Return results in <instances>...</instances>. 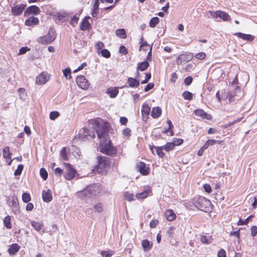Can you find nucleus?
Listing matches in <instances>:
<instances>
[{"label":"nucleus","mask_w":257,"mask_h":257,"mask_svg":"<svg viewBox=\"0 0 257 257\" xmlns=\"http://www.w3.org/2000/svg\"><path fill=\"white\" fill-rule=\"evenodd\" d=\"M242 117H240V118H239L234 121H232L227 124H224L223 126V127L224 128H226L233 124H234L235 123H237V122H239L240 121H241V120L242 119Z\"/></svg>","instance_id":"obj_55"},{"label":"nucleus","mask_w":257,"mask_h":257,"mask_svg":"<svg viewBox=\"0 0 257 257\" xmlns=\"http://www.w3.org/2000/svg\"><path fill=\"white\" fill-rule=\"evenodd\" d=\"M106 144L101 146V152L106 155H112L116 153V149L113 147L110 144L111 141L109 140L108 141L107 138H105Z\"/></svg>","instance_id":"obj_6"},{"label":"nucleus","mask_w":257,"mask_h":257,"mask_svg":"<svg viewBox=\"0 0 257 257\" xmlns=\"http://www.w3.org/2000/svg\"><path fill=\"white\" fill-rule=\"evenodd\" d=\"M212 240L211 236L202 235L200 236V240L203 243L209 244L211 242Z\"/></svg>","instance_id":"obj_35"},{"label":"nucleus","mask_w":257,"mask_h":257,"mask_svg":"<svg viewBox=\"0 0 257 257\" xmlns=\"http://www.w3.org/2000/svg\"><path fill=\"white\" fill-rule=\"evenodd\" d=\"M40 174L41 177L44 180H46L48 177V173L44 168H41L40 171Z\"/></svg>","instance_id":"obj_53"},{"label":"nucleus","mask_w":257,"mask_h":257,"mask_svg":"<svg viewBox=\"0 0 257 257\" xmlns=\"http://www.w3.org/2000/svg\"><path fill=\"white\" fill-rule=\"evenodd\" d=\"M132 131L131 129L128 127H126L123 130L122 132V134L123 136L126 137L127 138H129L131 135Z\"/></svg>","instance_id":"obj_48"},{"label":"nucleus","mask_w":257,"mask_h":257,"mask_svg":"<svg viewBox=\"0 0 257 257\" xmlns=\"http://www.w3.org/2000/svg\"><path fill=\"white\" fill-rule=\"evenodd\" d=\"M104 47V44L103 42L99 41L96 43L95 44V48L97 51V53H99L100 51L102 50V48Z\"/></svg>","instance_id":"obj_43"},{"label":"nucleus","mask_w":257,"mask_h":257,"mask_svg":"<svg viewBox=\"0 0 257 257\" xmlns=\"http://www.w3.org/2000/svg\"><path fill=\"white\" fill-rule=\"evenodd\" d=\"M71 73V69L69 68H65L63 70V74L67 79H70L72 78Z\"/></svg>","instance_id":"obj_44"},{"label":"nucleus","mask_w":257,"mask_h":257,"mask_svg":"<svg viewBox=\"0 0 257 257\" xmlns=\"http://www.w3.org/2000/svg\"><path fill=\"white\" fill-rule=\"evenodd\" d=\"M64 177L66 180H70L75 177L76 171L69 163H64Z\"/></svg>","instance_id":"obj_7"},{"label":"nucleus","mask_w":257,"mask_h":257,"mask_svg":"<svg viewBox=\"0 0 257 257\" xmlns=\"http://www.w3.org/2000/svg\"><path fill=\"white\" fill-rule=\"evenodd\" d=\"M60 115V113L58 111H51L50 113V118L52 120H54L56 118H57Z\"/></svg>","instance_id":"obj_47"},{"label":"nucleus","mask_w":257,"mask_h":257,"mask_svg":"<svg viewBox=\"0 0 257 257\" xmlns=\"http://www.w3.org/2000/svg\"><path fill=\"white\" fill-rule=\"evenodd\" d=\"M142 245L145 251L150 250L152 246V244L147 239L143 240L142 242Z\"/></svg>","instance_id":"obj_34"},{"label":"nucleus","mask_w":257,"mask_h":257,"mask_svg":"<svg viewBox=\"0 0 257 257\" xmlns=\"http://www.w3.org/2000/svg\"><path fill=\"white\" fill-rule=\"evenodd\" d=\"M41 11L39 8L36 6L33 5L29 7L25 10L24 13L25 16H29L31 15H37L40 14Z\"/></svg>","instance_id":"obj_12"},{"label":"nucleus","mask_w":257,"mask_h":257,"mask_svg":"<svg viewBox=\"0 0 257 257\" xmlns=\"http://www.w3.org/2000/svg\"><path fill=\"white\" fill-rule=\"evenodd\" d=\"M193 202L196 208L205 212L207 211L211 205V202L202 196L195 197Z\"/></svg>","instance_id":"obj_3"},{"label":"nucleus","mask_w":257,"mask_h":257,"mask_svg":"<svg viewBox=\"0 0 257 257\" xmlns=\"http://www.w3.org/2000/svg\"><path fill=\"white\" fill-rule=\"evenodd\" d=\"M150 66L149 62L145 61L142 62L138 63L137 64V77H139V73L138 71H144L147 70Z\"/></svg>","instance_id":"obj_19"},{"label":"nucleus","mask_w":257,"mask_h":257,"mask_svg":"<svg viewBox=\"0 0 257 257\" xmlns=\"http://www.w3.org/2000/svg\"><path fill=\"white\" fill-rule=\"evenodd\" d=\"M160 20L158 17H154L150 21L149 25L151 28H155L159 23Z\"/></svg>","instance_id":"obj_41"},{"label":"nucleus","mask_w":257,"mask_h":257,"mask_svg":"<svg viewBox=\"0 0 257 257\" xmlns=\"http://www.w3.org/2000/svg\"><path fill=\"white\" fill-rule=\"evenodd\" d=\"M24 169V166L22 164H20L18 165L17 169L15 171L14 175L15 176L20 175L22 173V172Z\"/></svg>","instance_id":"obj_52"},{"label":"nucleus","mask_w":257,"mask_h":257,"mask_svg":"<svg viewBox=\"0 0 257 257\" xmlns=\"http://www.w3.org/2000/svg\"><path fill=\"white\" fill-rule=\"evenodd\" d=\"M193 58V54L191 52H185L179 55L176 59V62L178 64L186 63Z\"/></svg>","instance_id":"obj_8"},{"label":"nucleus","mask_w":257,"mask_h":257,"mask_svg":"<svg viewBox=\"0 0 257 257\" xmlns=\"http://www.w3.org/2000/svg\"><path fill=\"white\" fill-rule=\"evenodd\" d=\"M55 38L56 35L55 33L53 31H49L48 34L39 38L38 42L41 44L48 45L53 42Z\"/></svg>","instance_id":"obj_4"},{"label":"nucleus","mask_w":257,"mask_h":257,"mask_svg":"<svg viewBox=\"0 0 257 257\" xmlns=\"http://www.w3.org/2000/svg\"><path fill=\"white\" fill-rule=\"evenodd\" d=\"M163 147L164 148V150L166 152L172 151L175 148L174 143L172 142L167 143L166 145L163 146Z\"/></svg>","instance_id":"obj_42"},{"label":"nucleus","mask_w":257,"mask_h":257,"mask_svg":"<svg viewBox=\"0 0 257 257\" xmlns=\"http://www.w3.org/2000/svg\"><path fill=\"white\" fill-rule=\"evenodd\" d=\"M151 108L148 104L144 103L142 106V115L143 120L146 121L149 117Z\"/></svg>","instance_id":"obj_17"},{"label":"nucleus","mask_w":257,"mask_h":257,"mask_svg":"<svg viewBox=\"0 0 257 257\" xmlns=\"http://www.w3.org/2000/svg\"><path fill=\"white\" fill-rule=\"evenodd\" d=\"M182 96L185 100H191L193 98V94L190 91H185L182 93Z\"/></svg>","instance_id":"obj_36"},{"label":"nucleus","mask_w":257,"mask_h":257,"mask_svg":"<svg viewBox=\"0 0 257 257\" xmlns=\"http://www.w3.org/2000/svg\"><path fill=\"white\" fill-rule=\"evenodd\" d=\"M137 170L143 175H147L149 173L150 168L146 166L144 162H139L136 164Z\"/></svg>","instance_id":"obj_13"},{"label":"nucleus","mask_w":257,"mask_h":257,"mask_svg":"<svg viewBox=\"0 0 257 257\" xmlns=\"http://www.w3.org/2000/svg\"><path fill=\"white\" fill-rule=\"evenodd\" d=\"M91 28V25L87 20V18H84L80 24V29L82 31L88 30Z\"/></svg>","instance_id":"obj_22"},{"label":"nucleus","mask_w":257,"mask_h":257,"mask_svg":"<svg viewBox=\"0 0 257 257\" xmlns=\"http://www.w3.org/2000/svg\"><path fill=\"white\" fill-rule=\"evenodd\" d=\"M241 92V88L239 86H236L235 88L234 91H230L227 94V97L230 102H233L236 100H239L241 98V96H238V93Z\"/></svg>","instance_id":"obj_11"},{"label":"nucleus","mask_w":257,"mask_h":257,"mask_svg":"<svg viewBox=\"0 0 257 257\" xmlns=\"http://www.w3.org/2000/svg\"><path fill=\"white\" fill-rule=\"evenodd\" d=\"M98 164L92 170L94 173L97 172L101 174H105L109 169L110 166L109 162H98Z\"/></svg>","instance_id":"obj_5"},{"label":"nucleus","mask_w":257,"mask_h":257,"mask_svg":"<svg viewBox=\"0 0 257 257\" xmlns=\"http://www.w3.org/2000/svg\"><path fill=\"white\" fill-rule=\"evenodd\" d=\"M80 152L78 149H75V150L72 152V155L75 156V158L77 160L80 159Z\"/></svg>","instance_id":"obj_63"},{"label":"nucleus","mask_w":257,"mask_h":257,"mask_svg":"<svg viewBox=\"0 0 257 257\" xmlns=\"http://www.w3.org/2000/svg\"><path fill=\"white\" fill-rule=\"evenodd\" d=\"M222 143V141L221 140H215L213 139H209L208 140L206 143L203 145L204 148L207 149L209 146H213L215 144H218L219 145L221 144Z\"/></svg>","instance_id":"obj_26"},{"label":"nucleus","mask_w":257,"mask_h":257,"mask_svg":"<svg viewBox=\"0 0 257 257\" xmlns=\"http://www.w3.org/2000/svg\"><path fill=\"white\" fill-rule=\"evenodd\" d=\"M79 135L81 136L82 138L87 137L90 136L89 131L88 128L83 127L80 130Z\"/></svg>","instance_id":"obj_40"},{"label":"nucleus","mask_w":257,"mask_h":257,"mask_svg":"<svg viewBox=\"0 0 257 257\" xmlns=\"http://www.w3.org/2000/svg\"><path fill=\"white\" fill-rule=\"evenodd\" d=\"M76 81L78 86L82 89L87 90L89 86V82L83 75H79L76 77Z\"/></svg>","instance_id":"obj_10"},{"label":"nucleus","mask_w":257,"mask_h":257,"mask_svg":"<svg viewBox=\"0 0 257 257\" xmlns=\"http://www.w3.org/2000/svg\"><path fill=\"white\" fill-rule=\"evenodd\" d=\"M90 123L92 125V127L95 130L98 139L100 140V145H101L102 139L107 138V135H106L108 131V123L100 117H96L92 119L89 121Z\"/></svg>","instance_id":"obj_1"},{"label":"nucleus","mask_w":257,"mask_h":257,"mask_svg":"<svg viewBox=\"0 0 257 257\" xmlns=\"http://www.w3.org/2000/svg\"><path fill=\"white\" fill-rule=\"evenodd\" d=\"M150 192V189L147 187L142 193L136 194V197L138 199H144L147 197L148 194Z\"/></svg>","instance_id":"obj_31"},{"label":"nucleus","mask_w":257,"mask_h":257,"mask_svg":"<svg viewBox=\"0 0 257 257\" xmlns=\"http://www.w3.org/2000/svg\"><path fill=\"white\" fill-rule=\"evenodd\" d=\"M98 14V5L95 3L93 5V10L91 13V15L93 17H95Z\"/></svg>","instance_id":"obj_45"},{"label":"nucleus","mask_w":257,"mask_h":257,"mask_svg":"<svg viewBox=\"0 0 257 257\" xmlns=\"http://www.w3.org/2000/svg\"><path fill=\"white\" fill-rule=\"evenodd\" d=\"M145 75H146L145 79L141 82L142 84H145V83H148L149 80L151 78V73L150 72L146 73Z\"/></svg>","instance_id":"obj_59"},{"label":"nucleus","mask_w":257,"mask_h":257,"mask_svg":"<svg viewBox=\"0 0 257 257\" xmlns=\"http://www.w3.org/2000/svg\"><path fill=\"white\" fill-rule=\"evenodd\" d=\"M39 23V20L38 18L30 17L25 21V24L27 26H32L38 25Z\"/></svg>","instance_id":"obj_21"},{"label":"nucleus","mask_w":257,"mask_h":257,"mask_svg":"<svg viewBox=\"0 0 257 257\" xmlns=\"http://www.w3.org/2000/svg\"><path fill=\"white\" fill-rule=\"evenodd\" d=\"M195 114L202 119H206L207 120H211L212 116L210 114H208L202 109H197L194 111Z\"/></svg>","instance_id":"obj_16"},{"label":"nucleus","mask_w":257,"mask_h":257,"mask_svg":"<svg viewBox=\"0 0 257 257\" xmlns=\"http://www.w3.org/2000/svg\"><path fill=\"white\" fill-rule=\"evenodd\" d=\"M115 34L118 37L121 39H124L127 37L126 32L124 29H117L115 31Z\"/></svg>","instance_id":"obj_30"},{"label":"nucleus","mask_w":257,"mask_h":257,"mask_svg":"<svg viewBox=\"0 0 257 257\" xmlns=\"http://www.w3.org/2000/svg\"><path fill=\"white\" fill-rule=\"evenodd\" d=\"M195 58L198 60H204L206 57V55L204 52H199L194 56Z\"/></svg>","instance_id":"obj_50"},{"label":"nucleus","mask_w":257,"mask_h":257,"mask_svg":"<svg viewBox=\"0 0 257 257\" xmlns=\"http://www.w3.org/2000/svg\"><path fill=\"white\" fill-rule=\"evenodd\" d=\"M20 246L17 243L12 244L8 249L10 254H15L20 249Z\"/></svg>","instance_id":"obj_27"},{"label":"nucleus","mask_w":257,"mask_h":257,"mask_svg":"<svg viewBox=\"0 0 257 257\" xmlns=\"http://www.w3.org/2000/svg\"><path fill=\"white\" fill-rule=\"evenodd\" d=\"M3 154L4 157L6 159H11V154L10 151V148L9 147H5L3 151Z\"/></svg>","instance_id":"obj_38"},{"label":"nucleus","mask_w":257,"mask_h":257,"mask_svg":"<svg viewBox=\"0 0 257 257\" xmlns=\"http://www.w3.org/2000/svg\"><path fill=\"white\" fill-rule=\"evenodd\" d=\"M252 215H250L244 220L240 219L237 222V225H242L246 224L248 222L250 218L252 217Z\"/></svg>","instance_id":"obj_56"},{"label":"nucleus","mask_w":257,"mask_h":257,"mask_svg":"<svg viewBox=\"0 0 257 257\" xmlns=\"http://www.w3.org/2000/svg\"><path fill=\"white\" fill-rule=\"evenodd\" d=\"M94 209L95 211L97 212L100 213L103 211L102 205L100 203H96L94 206Z\"/></svg>","instance_id":"obj_57"},{"label":"nucleus","mask_w":257,"mask_h":257,"mask_svg":"<svg viewBox=\"0 0 257 257\" xmlns=\"http://www.w3.org/2000/svg\"><path fill=\"white\" fill-rule=\"evenodd\" d=\"M100 53L102 56L104 58H108L110 57V53L107 49H102L100 51Z\"/></svg>","instance_id":"obj_46"},{"label":"nucleus","mask_w":257,"mask_h":257,"mask_svg":"<svg viewBox=\"0 0 257 257\" xmlns=\"http://www.w3.org/2000/svg\"><path fill=\"white\" fill-rule=\"evenodd\" d=\"M178 79V75L176 73H172L171 75L170 82L172 83H175Z\"/></svg>","instance_id":"obj_61"},{"label":"nucleus","mask_w":257,"mask_h":257,"mask_svg":"<svg viewBox=\"0 0 257 257\" xmlns=\"http://www.w3.org/2000/svg\"><path fill=\"white\" fill-rule=\"evenodd\" d=\"M209 14L212 18H217L219 17L223 21L230 22L231 20L230 16L226 13L222 11H210Z\"/></svg>","instance_id":"obj_9"},{"label":"nucleus","mask_w":257,"mask_h":257,"mask_svg":"<svg viewBox=\"0 0 257 257\" xmlns=\"http://www.w3.org/2000/svg\"><path fill=\"white\" fill-rule=\"evenodd\" d=\"M124 198L127 201H131L134 200V195L132 193L125 192L124 194Z\"/></svg>","instance_id":"obj_58"},{"label":"nucleus","mask_w":257,"mask_h":257,"mask_svg":"<svg viewBox=\"0 0 257 257\" xmlns=\"http://www.w3.org/2000/svg\"><path fill=\"white\" fill-rule=\"evenodd\" d=\"M4 223L5 226L7 228L10 229L12 228L11 218L10 216L8 215L4 218Z\"/></svg>","instance_id":"obj_37"},{"label":"nucleus","mask_w":257,"mask_h":257,"mask_svg":"<svg viewBox=\"0 0 257 257\" xmlns=\"http://www.w3.org/2000/svg\"><path fill=\"white\" fill-rule=\"evenodd\" d=\"M127 83L130 87H138L140 85V81L136 78L128 77L127 80Z\"/></svg>","instance_id":"obj_24"},{"label":"nucleus","mask_w":257,"mask_h":257,"mask_svg":"<svg viewBox=\"0 0 257 257\" xmlns=\"http://www.w3.org/2000/svg\"><path fill=\"white\" fill-rule=\"evenodd\" d=\"M99 193V186L96 184H92L87 186L82 191L78 192L77 196L82 200H87L97 196Z\"/></svg>","instance_id":"obj_2"},{"label":"nucleus","mask_w":257,"mask_h":257,"mask_svg":"<svg viewBox=\"0 0 257 257\" xmlns=\"http://www.w3.org/2000/svg\"><path fill=\"white\" fill-rule=\"evenodd\" d=\"M162 114V109L160 107H155L152 108L151 116L154 118H158Z\"/></svg>","instance_id":"obj_25"},{"label":"nucleus","mask_w":257,"mask_h":257,"mask_svg":"<svg viewBox=\"0 0 257 257\" xmlns=\"http://www.w3.org/2000/svg\"><path fill=\"white\" fill-rule=\"evenodd\" d=\"M26 8V5L21 4L17 5L11 9V12L14 16H18L21 15Z\"/></svg>","instance_id":"obj_14"},{"label":"nucleus","mask_w":257,"mask_h":257,"mask_svg":"<svg viewBox=\"0 0 257 257\" xmlns=\"http://www.w3.org/2000/svg\"><path fill=\"white\" fill-rule=\"evenodd\" d=\"M79 18L76 17V16H74L71 20V21L70 22V25L73 27H75L76 25L77 24L78 21H79Z\"/></svg>","instance_id":"obj_54"},{"label":"nucleus","mask_w":257,"mask_h":257,"mask_svg":"<svg viewBox=\"0 0 257 257\" xmlns=\"http://www.w3.org/2000/svg\"><path fill=\"white\" fill-rule=\"evenodd\" d=\"M67 148L65 147H63L60 152V156L63 160H68L69 159L68 154Z\"/></svg>","instance_id":"obj_32"},{"label":"nucleus","mask_w":257,"mask_h":257,"mask_svg":"<svg viewBox=\"0 0 257 257\" xmlns=\"http://www.w3.org/2000/svg\"><path fill=\"white\" fill-rule=\"evenodd\" d=\"M165 216L166 219L169 221H172L174 220L176 217V215L174 212L173 210L171 209L168 210L166 211Z\"/></svg>","instance_id":"obj_28"},{"label":"nucleus","mask_w":257,"mask_h":257,"mask_svg":"<svg viewBox=\"0 0 257 257\" xmlns=\"http://www.w3.org/2000/svg\"><path fill=\"white\" fill-rule=\"evenodd\" d=\"M193 81V78L191 76H188L186 77L184 79V84L188 86L191 84Z\"/></svg>","instance_id":"obj_60"},{"label":"nucleus","mask_w":257,"mask_h":257,"mask_svg":"<svg viewBox=\"0 0 257 257\" xmlns=\"http://www.w3.org/2000/svg\"><path fill=\"white\" fill-rule=\"evenodd\" d=\"M251 235L252 236H255L257 234V226H252L250 228Z\"/></svg>","instance_id":"obj_64"},{"label":"nucleus","mask_w":257,"mask_h":257,"mask_svg":"<svg viewBox=\"0 0 257 257\" xmlns=\"http://www.w3.org/2000/svg\"><path fill=\"white\" fill-rule=\"evenodd\" d=\"M234 35L243 40L252 42L254 39V36L250 34H245L240 32H237L234 34Z\"/></svg>","instance_id":"obj_18"},{"label":"nucleus","mask_w":257,"mask_h":257,"mask_svg":"<svg viewBox=\"0 0 257 257\" xmlns=\"http://www.w3.org/2000/svg\"><path fill=\"white\" fill-rule=\"evenodd\" d=\"M31 225L35 228V229L38 232H40L41 230L44 226L42 222L35 221L34 220L31 222Z\"/></svg>","instance_id":"obj_29"},{"label":"nucleus","mask_w":257,"mask_h":257,"mask_svg":"<svg viewBox=\"0 0 257 257\" xmlns=\"http://www.w3.org/2000/svg\"><path fill=\"white\" fill-rule=\"evenodd\" d=\"M42 198L44 202H49L52 199L51 191L50 190H44L42 192Z\"/></svg>","instance_id":"obj_23"},{"label":"nucleus","mask_w":257,"mask_h":257,"mask_svg":"<svg viewBox=\"0 0 257 257\" xmlns=\"http://www.w3.org/2000/svg\"><path fill=\"white\" fill-rule=\"evenodd\" d=\"M155 147L156 150V153L160 157H163L165 155L164 153L163 152V150H164V148L163 146L161 147H151L150 149L152 151H153V148Z\"/></svg>","instance_id":"obj_33"},{"label":"nucleus","mask_w":257,"mask_h":257,"mask_svg":"<svg viewBox=\"0 0 257 257\" xmlns=\"http://www.w3.org/2000/svg\"><path fill=\"white\" fill-rule=\"evenodd\" d=\"M22 200L25 203H28L31 200L30 195L28 193H24L22 195Z\"/></svg>","instance_id":"obj_49"},{"label":"nucleus","mask_w":257,"mask_h":257,"mask_svg":"<svg viewBox=\"0 0 257 257\" xmlns=\"http://www.w3.org/2000/svg\"><path fill=\"white\" fill-rule=\"evenodd\" d=\"M184 142L182 139L180 138H174L173 140L172 143H174V146H180L182 145Z\"/></svg>","instance_id":"obj_51"},{"label":"nucleus","mask_w":257,"mask_h":257,"mask_svg":"<svg viewBox=\"0 0 257 257\" xmlns=\"http://www.w3.org/2000/svg\"><path fill=\"white\" fill-rule=\"evenodd\" d=\"M119 53L123 54V55H126L128 53V51L127 49H126L125 47L121 45L119 48Z\"/></svg>","instance_id":"obj_62"},{"label":"nucleus","mask_w":257,"mask_h":257,"mask_svg":"<svg viewBox=\"0 0 257 257\" xmlns=\"http://www.w3.org/2000/svg\"><path fill=\"white\" fill-rule=\"evenodd\" d=\"M119 87H108L106 90V93L111 98H114L117 96L118 94Z\"/></svg>","instance_id":"obj_20"},{"label":"nucleus","mask_w":257,"mask_h":257,"mask_svg":"<svg viewBox=\"0 0 257 257\" xmlns=\"http://www.w3.org/2000/svg\"><path fill=\"white\" fill-rule=\"evenodd\" d=\"M141 41L142 44L140 47L139 51H141L142 50H143L145 51H147L148 49V47H149V45H148V44L147 42H144V39L143 37L141 39Z\"/></svg>","instance_id":"obj_39"},{"label":"nucleus","mask_w":257,"mask_h":257,"mask_svg":"<svg viewBox=\"0 0 257 257\" xmlns=\"http://www.w3.org/2000/svg\"><path fill=\"white\" fill-rule=\"evenodd\" d=\"M48 80V74L46 72H43L36 77V82L37 84L42 85L46 83Z\"/></svg>","instance_id":"obj_15"}]
</instances>
